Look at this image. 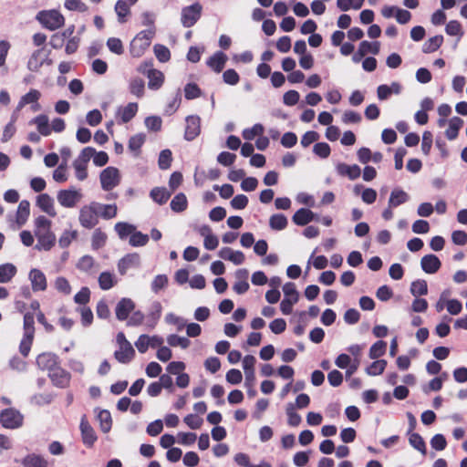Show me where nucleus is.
<instances>
[{"label": "nucleus", "mask_w": 467, "mask_h": 467, "mask_svg": "<svg viewBox=\"0 0 467 467\" xmlns=\"http://www.w3.org/2000/svg\"><path fill=\"white\" fill-rule=\"evenodd\" d=\"M52 223L44 215L37 216L34 221V234L37 243L35 248L38 251H49L56 244V235L51 231Z\"/></svg>", "instance_id": "f257e3e1"}, {"label": "nucleus", "mask_w": 467, "mask_h": 467, "mask_svg": "<svg viewBox=\"0 0 467 467\" xmlns=\"http://www.w3.org/2000/svg\"><path fill=\"white\" fill-rule=\"evenodd\" d=\"M118 349L114 352V358L122 364L130 363L135 357V350L123 332H119L116 337Z\"/></svg>", "instance_id": "f03ea898"}, {"label": "nucleus", "mask_w": 467, "mask_h": 467, "mask_svg": "<svg viewBox=\"0 0 467 467\" xmlns=\"http://www.w3.org/2000/svg\"><path fill=\"white\" fill-rule=\"evenodd\" d=\"M34 316L26 313L24 316V336L19 345V351L24 357H27L35 337Z\"/></svg>", "instance_id": "7ed1b4c3"}, {"label": "nucleus", "mask_w": 467, "mask_h": 467, "mask_svg": "<svg viewBox=\"0 0 467 467\" xmlns=\"http://www.w3.org/2000/svg\"><path fill=\"white\" fill-rule=\"evenodd\" d=\"M97 202H91L83 205L78 213L79 224L86 229H92L99 223V213L97 210Z\"/></svg>", "instance_id": "20e7f679"}, {"label": "nucleus", "mask_w": 467, "mask_h": 467, "mask_svg": "<svg viewBox=\"0 0 467 467\" xmlns=\"http://www.w3.org/2000/svg\"><path fill=\"white\" fill-rule=\"evenodd\" d=\"M36 19L47 29H58L64 26L65 18L57 10L40 11Z\"/></svg>", "instance_id": "39448f33"}, {"label": "nucleus", "mask_w": 467, "mask_h": 467, "mask_svg": "<svg viewBox=\"0 0 467 467\" xmlns=\"http://www.w3.org/2000/svg\"><path fill=\"white\" fill-rule=\"evenodd\" d=\"M0 423L5 429L16 430L23 426L24 416L14 408L5 409L0 413Z\"/></svg>", "instance_id": "423d86ee"}, {"label": "nucleus", "mask_w": 467, "mask_h": 467, "mask_svg": "<svg viewBox=\"0 0 467 467\" xmlns=\"http://www.w3.org/2000/svg\"><path fill=\"white\" fill-rule=\"evenodd\" d=\"M153 37L152 31L140 32L130 43V54L134 57H141L146 49L150 47Z\"/></svg>", "instance_id": "0eeeda50"}, {"label": "nucleus", "mask_w": 467, "mask_h": 467, "mask_svg": "<svg viewBox=\"0 0 467 467\" xmlns=\"http://www.w3.org/2000/svg\"><path fill=\"white\" fill-rule=\"evenodd\" d=\"M83 198L81 190L71 187L57 192V200L64 208H74Z\"/></svg>", "instance_id": "6e6552de"}, {"label": "nucleus", "mask_w": 467, "mask_h": 467, "mask_svg": "<svg viewBox=\"0 0 467 467\" xmlns=\"http://www.w3.org/2000/svg\"><path fill=\"white\" fill-rule=\"evenodd\" d=\"M99 181L104 191H111L120 182L119 171L115 167H107L100 172Z\"/></svg>", "instance_id": "1a4fd4ad"}, {"label": "nucleus", "mask_w": 467, "mask_h": 467, "mask_svg": "<svg viewBox=\"0 0 467 467\" xmlns=\"http://www.w3.org/2000/svg\"><path fill=\"white\" fill-rule=\"evenodd\" d=\"M52 61L49 59V51L42 47L32 53L27 61V68L30 71L36 72L44 64L50 65Z\"/></svg>", "instance_id": "9d476101"}, {"label": "nucleus", "mask_w": 467, "mask_h": 467, "mask_svg": "<svg viewBox=\"0 0 467 467\" xmlns=\"http://www.w3.org/2000/svg\"><path fill=\"white\" fill-rule=\"evenodd\" d=\"M202 5L195 3L182 9V22L185 27L192 26L201 17Z\"/></svg>", "instance_id": "9b49d317"}, {"label": "nucleus", "mask_w": 467, "mask_h": 467, "mask_svg": "<svg viewBox=\"0 0 467 467\" xmlns=\"http://www.w3.org/2000/svg\"><path fill=\"white\" fill-rule=\"evenodd\" d=\"M135 309V303L130 298H121L115 308L116 317L119 321L127 320Z\"/></svg>", "instance_id": "f8f14e48"}, {"label": "nucleus", "mask_w": 467, "mask_h": 467, "mask_svg": "<svg viewBox=\"0 0 467 467\" xmlns=\"http://www.w3.org/2000/svg\"><path fill=\"white\" fill-rule=\"evenodd\" d=\"M28 279L34 292L45 291L47 287V281L45 274L37 268L30 270Z\"/></svg>", "instance_id": "ddd939ff"}, {"label": "nucleus", "mask_w": 467, "mask_h": 467, "mask_svg": "<svg viewBox=\"0 0 467 467\" xmlns=\"http://www.w3.org/2000/svg\"><path fill=\"white\" fill-rule=\"evenodd\" d=\"M36 206L51 217L57 216V210L53 198L47 193H41L36 197Z\"/></svg>", "instance_id": "4468645a"}, {"label": "nucleus", "mask_w": 467, "mask_h": 467, "mask_svg": "<svg viewBox=\"0 0 467 467\" xmlns=\"http://www.w3.org/2000/svg\"><path fill=\"white\" fill-rule=\"evenodd\" d=\"M36 365L42 370H47L48 374L57 366V357L50 352L39 354L36 358Z\"/></svg>", "instance_id": "2eb2a0df"}, {"label": "nucleus", "mask_w": 467, "mask_h": 467, "mask_svg": "<svg viewBox=\"0 0 467 467\" xmlns=\"http://www.w3.org/2000/svg\"><path fill=\"white\" fill-rule=\"evenodd\" d=\"M138 111V104L130 102L125 107H119L117 109L116 118L119 122L127 123L131 120Z\"/></svg>", "instance_id": "dca6fc26"}, {"label": "nucleus", "mask_w": 467, "mask_h": 467, "mask_svg": "<svg viewBox=\"0 0 467 467\" xmlns=\"http://www.w3.org/2000/svg\"><path fill=\"white\" fill-rule=\"evenodd\" d=\"M162 306L160 302L155 301L151 304L149 312L145 316V325L147 327L152 329L157 325L161 318Z\"/></svg>", "instance_id": "f3484780"}, {"label": "nucleus", "mask_w": 467, "mask_h": 467, "mask_svg": "<svg viewBox=\"0 0 467 467\" xmlns=\"http://www.w3.org/2000/svg\"><path fill=\"white\" fill-rule=\"evenodd\" d=\"M201 131V119L198 116H189L186 119L185 139L192 140L195 139Z\"/></svg>", "instance_id": "a211bd4d"}, {"label": "nucleus", "mask_w": 467, "mask_h": 467, "mask_svg": "<svg viewBox=\"0 0 467 467\" xmlns=\"http://www.w3.org/2000/svg\"><path fill=\"white\" fill-rule=\"evenodd\" d=\"M48 375L52 382L59 388H66L69 384L70 374L58 366H57Z\"/></svg>", "instance_id": "6ab92c4d"}, {"label": "nucleus", "mask_w": 467, "mask_h": 467, "mask_svg": "<svg viewBox=\"0 0 467 467\" xmlns=\"http://www.w3.org/2000/svg\"><path fill=\"white\" fill-rule=\"evenodd\" d=\"M441 263L435 254L424 255L420 260V266L426 274H435L441 268Z\"/></svg>", "instance_id": "aec40b11"}, {"label": "nucleus", "mask_w": 467, "mask_h": 467, "mask_svg": "<svg viewBox=\"0 0 467 467\" xmlns=\"http://www.w3.org/2000/svg\"><path fill=\"white\" fill-rule=\"evenodd\" d=\"M218 254L222 259L228 260L236 265H242L245 259L243 252L234 251L230 247H223Z\"/></svg>", "instance_id": "412c9836"}, {"label": "nucleus", "mask_w": 467, "mask_h": 467, "mask_svg": "<svg viewBox=\"0 0 467 467\" xmlns=\"http://www.w3.org/2000/svg\"><path fill=\"white\" fill-rule=\"evenodd\" d=\"M234 276L236 281L233 289L239 295L245 293L249 289V284L247 282L248 271L246 269H238Z\"/></svg>", "instance_id": "4be33fe9"}, {"label": "nucleus", "mask_w": 467, "mask_h": 467, "mask_svg": "<svg viewBox=\"0 0 467 467\" xmlns=\"http://www.w3.org/2000/svg\"><path fill=\"white\" fill-rule=\"evenodd\" d=\"M336 170L338 175L346 176L351 181L358 179L361 174V170L357 164L338 163L336 166Z\"/></svg>", "instance_id": "5701e85b"}, {"label": "nucleus", "mask_w": 467, "mask_h": 467, "mask_svg": "<svg viewBox=\"0 0 467 467\" xmlns=\"http://www.w3.org/2000/svg\"><path fill=\"white\" fill-rule=\"evenodd\" d=\"M30 215V202L27 200H22L16 213V223L18 227L23 226Z\"/></svg>", "instance_id": "b1692460"}, {"label": "nucleus", "mask_w": 467, "mask_h": 467, "mask_svg": "<svg viewBox=\"0 0 467 467\" xmlns=\"http://www.w3.org/2000/svg\"><path fill=\"white\" fill-rule=\"evenodd\" d=\"M147 78L149 79L148 87L152 90H158L161 88L164 82L163 73L155 68H149L147 71Z\"/></svg>", "instance_id": "393cba45"}, {"label": "nucleus", "mask_w": 467, "mask_h": 467, "mask_svg": "<svg viewBox=\"0 0 467 467\" xmlns=\"http://www.w3.org/2000/svg\"><path fill=\"white\" fill-rule=\"evenodd\" d=\"M140 263V258L137 254H130L124 256L118 264L119 271L124 275L130 268L138 267Z\"/></svg>", "instance_id": "a878e982"}, {"label": "nucleus", "mask_w": 467, "mask_h": 467, "mask_svg": "<svg viewBox=\"0 0 467 467\" xmlns=\"http://www.w3.org/2000/svg\"><path fill=\"white\" fill-rule=\"evenodd\" d=\"M401 91V86L398 82L391 83L390 86L380 85L377 88V95L379 99H388L392 94H400Z\"/></svg>", "instance_id": "bb28decb"}, {"label": "nucleus", "mask_w": 467, "mask_h": 467, "mask_svg": "<svg viewBox=\"0 0 467 467\" xmlns=\"http://www.w3.org/2000/svg\"><path fill=\"white\" fill-rule=\"evenodd\" d=\"M410 200V195L403 190L396 188L392 190L389 199V207H398Z\"/></svg>", "instance_id": "cd10ccee"}, {"label": "nucleus", "mask_w": 467, "mask_h": 467, "mask_svg": "<svg viewBox=\"0 0 467 467\" xmlns=\"http://www.w3.org/2000/svg\"><path fill=\"white\" fill-rule=\"evenodd\" d=\"M316 214L308 209L301 208L293 216V222L297 225H306L315 220Z\"/></svg>", "instance_id": "c85d7f7f"}, {"label": "nucleus", "mask_w": 467, "mask_h": 467, "mask_svg": "<svg viewBox=\"0 0 467 467\" xmlns=\"http://www.w3.org/2000/svg\"><path fill=\"white\" fill-rule=\"evenodd\" d=\"M80 430L82 433L83 442L88 446H91L97 440L94 430L88 424L85 418H82L80 422Z\"/></svg>", "instance_id": "c756f323"}, {"label": "nucleus", "mask_w": 467, "mask_h": 467, "mask_svg": "<svg viewBox=\"0 0 467 467\" xmlns=\"http://www.w3.org/2000/svg\"><path fill=\"white\" fill-rule=\"evenodd\" d=\"M227 56L223 52L214 53L207 61V65L215 72L219 73L224 67Z\"/></svg>", "instance_id": "7c9ffc66"}, {"label": "nucleus", "mask_w": 467, "mask_h": 467, "mask_svg": "<svg viewBox=\"0 0 467 467\" xmlns=\"http://www.w3.org/2000/svg\"><path fill=\"white\" fill-rule=\"evenodd\" d=\"M463 125V120L459 117H453L448 120V129L445 131V136L448 140H452L457 138L459 130Z\"/></svg>", "instance_id": "2f4dec72"}, {"label": "nucleus", "mask_w": 467, "mask_h": 467, "mask_svg": "<svg viewBox=\"0 0 467 467\" xmlns=\"http://www.w3.org/2000/svg\"><path fill=\"white\" fill-rule=\"evenodd\" d=\"M99 216L104 220H109L117 216L118 207L116 204H104L97 202Z\"/></svg>", "instance_id": "473e14b6"}, {"label": "nucleus", "mask_w": 467, "mask_h": 467, "mask_svg": "<svg viewBox=\"0 0 467 467\" xmlns=\"http://www.w3.org/2000/svg\"><path fill=\"white\" fill-rule=\"evenodd\" d=\"M117 284V277L109 271L102 272L99 276V285L102 290H109Z\"/></svg>", "instance_id": "72a5a7b5"}, {"label": "nucleus", "mask_w": 467, "mask_h": 467, "mask_svg": "<svg viewBox=\"0 0 467 467\" xmlns=\"http://www.w3.org/2000/svg\"><path fill=\"white\" fill-rule=\"evenodd\" d=\"M36 126L39 134L48 136L51 134V129L48 123V118L46 115H38L31 121Z\"/></svg>", "instance_id": "f704fd0d"}, {"label": "nucleus", "mask_w": 467, "mask_h": 467, "mask_svg": "<svg viewBox=\"0 0 467 467\" xmlns=\"http://www.w3.org/2000/svg\"><path fill=\"white\" fill-rule=\"evenodd\" d=\"M41 97V93L37 89H30L19 100L16 109L20 110L27 104H33L38 101Z\"/></svg>", "instance_id": "c9c22d12"}, {"label": "nucleus", "mask_w": 467, "mask_h": 467, "mask_svg": "<svg viewBox=\"0 0 467 467\" xmlns=\"http://www.w3.org/2000/svg\"><path fill=\"white\" fill-rule=\"evenodd\" d=\"M171 192L163 187L153 188L150 193L152 200L159 204L165 203L171 197Z\"/></svg>", "instance_id": "e433bc0d"}, {"label": "nucleus", "mask_w": 467, "mask_h": 467, "mask_svg": "<svg viewBox=\"0 0 467 467\" xmlns=\"http://www.w3.org/2000/svg\"><path fill=\"white\" fill-rule=\"evenodd\" d=\"M145 83L140 78H133L130 80L129 90L137 98H141L144 95Z\"/></svg>", "instance_id": "4c0bfd02"}, {"label": "nucleus", "mask_w": 467, "mask_h": 467, "mask_svg": "<svg viewBox=\"0 0 467 467\" xmlns=\"http://www.w3.org/2000/svg\"><path fill=\"white\" fill-rule=\"evenodd\" d=\"M54 287L63 296H69L72 292V287L69 281L64 276H57L54 280Z\"/></svg>", "instance_id": "58836bf2"}, {"label": "nucleus", "mask_w": 467, "mask_h": 467, "mask_svg": "<svg viewBox=\"0 0 467 467\" xmlns=\"http://www.w3.org/2000/svg\"><path fill=\"white\" fill-rule=\"evenodd\" d=\"M171 209L175 213H181L186 210L188 202L184 193L176 194L171 202Z\"/></svg>", "instance_id": "ea45409f"}, {"label": "nucleus", "mask_w": 467, "mask_h": 467, "mask_svg": "<svg viewBox=\"0 0 467 467\" xmlns=\"http://www.w3.org/2000/svg\"><path fill=\"white\" fill-rule=\"evenodd\" d=\"M16 274V267L13 264L0 265V283L9 282Z\"/></svg>", "instance_id": "a19ab883"}, {"label": "nucleus", "mask_w": 467, "mask_h": 467, "mask_svg": "<svg viewBox=\"0 0 467 467\" xmlns=\"http://www.w3.org/2000/svg\"><path fill=\"white\" fill-rule=\"evenodd\" d=\"M115 231L121 240L126 239L128 236H131L132 233L136 229V226L128 223H117L115 224Z\"/></svg>", "instance_id": "79ce46f5"}, {"label": "nucleus", "mask_w": 467, "mask_h": 467, "mask_svg": "<svg viewBox=\"0 0 467 467\" xmlns=\"http://www.w3.org/2000/svg\"><path fill=\"white\" fill-rule=\"evenodd\" d=\"M410 293L415 296L419 297L420 296H425L428 293V285L427 282L423 279H418L411 283Z\"/></svg>", "instance_id": "37998d69"}, {"label": "nucleus", "mask_w": 467, "mask_h": 467, "mask_svg": "<svg viewBox=\"0 0 467 467\" xmlns=\"http://www.w3.org/2000/svg\"><path fill=\"white\" fill-rule=\"evenodd\" d=\"M387 367L385 359H378L366 368L365 371L368 376H378L384 372Z\"/></svg>", "instance_id": "c03bdc74"}, {"label": "nucleus", "mask_w": 467, "mask_h": 467, "mask_svg": "<svg viewBox=\"0 0 467 467\" xmlns=\"http://www.w3.org/2000/svg\"><path fill=\"white\" fill-rule=\"evenodd\" d=\"M387 349V343L385 341L379 340L374 343L368 352V357L371 359H377L380 357H382Z\"/></svg>", "instance_id": "a18cd8bd"}, {"label": "nucleus", "mask_w": 467, "mask_h": 467, "mask_svg": "<svg viewBox=\"0 0 467 467\" xmlns=\"http://www.w3.org/2000/svg\"><path fill=\"white\" fill-rule=\"evenodd\" d=\"M149 242L148 234H142L136 229L130 237L129 244L133 247L144 246Z\"/></svg>", "instance_id": "49530a36"}, {"label": "nucleus", "mask_w": 467, "mask_h": 467, "mask_svg": "<svg viewBox=\"0 0 467 467\" xmlns=\"http://www.w3.org/2000/svg\"><path fill=\"white\" fill-rule=\"evenodd\" d=\"M269 225L273 230L281 231L287 226V219L284 214H274L269 219Z\"/></svg>", "instance_id": "de8ad7c7"}, {"label": "nucleus", "mask_w": 467, "mask_h": 467, "mask_svg": "<svg viewBox=\"0 0 467 467\" xmlns=\"http://www.w3.org/2000/svg\"><path fill=\"white\" fill-rule=\"evenodd\" d=\"M265 128L262 124H254L252 128L244 129L243 130V138L246 140H253L256 136L263 135Z\"/></svg>", "instance_id": "09e8293b"}, {"label": "nucleus", "mask_w": 467, "mask_h": 467, "mask_svg": "<svg viewBox=\"0 0 467 467\" xmlns=\"http://www.w3.org/2000/svg\"><path fill=\"white\" fill-rule=\"evenodd\" d=\"M73 31H58L54 34L50 38V45L54 48H60L63 47L65 40L68 38Z\"/></svg>", "instance_id": "8fccbe9b"}, {"label": "nucleus", "mask_w": 467, "mask_h": 467, "mask_svg": "<svg viewBox=\"0 0 467 467\" xmlns=\"http://www.w3.org/2000/svg\"><path fill=\"white\" fill-rule=\"evenodd\" d=\"M97 418L99 421L101 431L103 432H108L110 430L112 424L109 411L102 410L98 413Z\"/></svg>", "instance_id": "3c124183"}, {"label": "nucleus", "mask_w": 467, "mask_h": 467, "mask_svg": "<svg viewBox=\"0 0 467 467\" xmlns=\"http://www.w3.org/2000/svg\"><path fill=\"white\" fill-rule=\"evenodd\" d=\"M284 298H288L292 302L297 303L299 300V293L294 283L288 282L283 285Z\"/></svg>", "instance_id": "603ef678"}, {"label": "nucleus", "mask_w": 467, "mask_h": 467, "mask_svg": "<svg viewBox=\"0 0 467 467\" xmlns=\"http://www.w3.org/2000/svg\"><path fill=\"white\" fill-rule=\"evenodd\" d=\"M285 411L288 417V424L290 426L296 427L301 423V416L295 411V405L293 403L287 404Z\"/></svg>", "instance_id": "864d4df0"}, {"label": "nucleus", "mask_w": 467, "mask_h": 467, "mask_svg": "<svg viewBox=\"0 0 467 467\" xmlns=\"http://www.w3.org/2000/svg\"><path fill=\"white\" fill-rule=\"evenodd\" d=\"M410 444L423 455L426 454V445L421 438V436L418 433H411L409 438Z\"/></svg>", "instance_id": "5fc2aeb1"}, {"label": "nucleus", "mask_w": 467, "mask_h": 467, "mask_svg": "<svg viewBox=\"0 0 467 467\" xmlns=\"http://www.w3.org/2000/svg\"><path fill=\"white\" fill-rule=\"evenodd\" d=\"M167 342L171 347H181L183 349L187 348L191 344V341L187 337L177 335L168 336Z\"/></svg>", "instance_id": "6e6d98bb"}, {"label": "nucleus", "mask_w": 467, "mask_h": 467, "mask_svg": "<svg viewBox=\"0 0 467 467\" xmlns=\"http://www.w3.org/2000/svg\"><path fill=\"white\" fill-rule=\"evenodd\" d=\"M442 36L438 35V36H435L433 37H431L424 45H423V47H422V50L423 52L425 53H431V52H434L435 50H437L440 46L441 45L442 43Z\"/></svg>", "instance_id": "4d7b16f0"}, {"label": "nucleus", "mask_w": 467, "mask_h": 467, "mask_svg": "<svg viewBox=\"0 0 467 467\" xmlns=\"http://www.w3.org/2000/svg\"><path fill=\"white\" fill-rule=\"evenodd\" d=\"M364 3V0H337V5L342 11H348L351 8L359 9Z\"/></svg>", "instance_id": "13d9d810"}, {"label": "nucleus", "mask_w": 467, "mask_h": 467, "mask_svg": "<svg viewBox=\"0 0 467 467\" xmlns=\"http://www.w3.org/2000/svg\"><path fill=\"white\" fill-rule=\"evenodd\" d=\"M90 300V290L88 287H82L75 296L74 302L78 305L85 306Z\"/></svg>", "instance_id": "bf43d9fd"}, {"label": "nucleus", "mask_w": 467, "mask_h": 467, "mask_svg": "<svg viewBox=\"0 0 467 467\" xmlns=\"http://www.w3.org/2000/svg\"><path fill=\"white\" fill-rule=\"evenodd\" d=\"M88 164L78 161L77 159L73 161V168L75 170L76 178L78 181H84L88 177L87 171Z\"/></svg>", "instance_id": "052dcab7"}, {"label": "nucleus", "mask_w": 467, "mask_h": 467, "mask_svg": "<svg viewBox=\"0 0 467 467\" xmlns=\"http://www.w3.org/2000/svg\"><path fill=\"white\" fill-rule=\"evenodd\" d=\"M77 235L76 230H65L59 237V245L63 248L67 247L77 238Z\"/></svg>", "instance_id": "680f3d73"}, {"label": "nucleus", "mask_w": 467, "mask_h": 467, "mask_svg": "<svg viewBox=\"0 0 467 467\" xmlns=\"http://www.w3.org/2000/svg\"><path fill=\"white\" fill-rule=\"evenodd\" d=\"M25 467H46V461L38 455H29L24 460Z\"/></svg>", "instance_id": "e2e57ef3"}, {"label": "nucleus", "mask_w": 467, "mask_h": 467, "mask_svg": "<svg viewBox=\"0 0 467 467\" xmlns=\"http://www.w3.org/2000/svg\"><path fill=\"white\" fill-rule=\"evenodd\" d=\"M168 285V277L165 275H158L151 283V290L157 294Z\"/></svg>", "instance_id": "0e129e2a"}, {"label": "nucleus", "mask_w": 467, "mask_h": 467, "mask_svg": "<svg viewBox=\"0 0 467 467\" xmlns=\"http://www.w3.org/2000/svg\"><path fill=\"white\" fill-rule=\"evenodd\" d=\"M154 54L160 62H167L171 57L170 50L162 45L154 46Z\"/></svg>", "instance_id": "69168bd1"}, {"label": "nucleus", "mask_w": 467, "mask_h": 467, "mask_svg": "<svg viewBox=\"0 0 467 467\" xmlns=\"http://www.w3.org/2000/svg\"><path fill=\"white\" fill-rule=\"evenodd\" d=\"M86 121L89 126H98L102 121V114L99 109H93L87 113Z\"/></svg>", "instance_id": "338daca9"}, {"label": "nucleus", "mask_w": 467, "mask_h": 467, "mask_svg": "<svg viewBox=\"0 0 467 467\" xmlns=\"http://www.w3.org/2000/svg\"><path fill=\"white\" fill-rule=\"evenodd\" d=\"M313 151L320 158H327L330 155V146L326 142H318L314 145Z\"/></svg>", "instance_id": "774afa93"}]
</instances>
